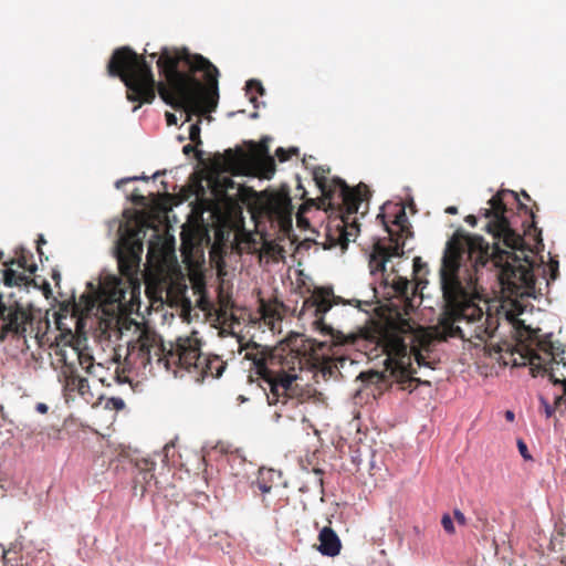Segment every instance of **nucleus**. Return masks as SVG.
Segmentation results:
<instances>
[{
  "label": "nucleus",
  "mask_w": 566,
  "mask_h": 566,
  "mask_svg": "<svg viewBox=\"0 0 566 566\" xmlns=\"http://www.w3.org/2000/svg\"><path fill=\"white\" fill-rule=\"evenodd\" d=\"M251 117H252V118H256V117H258V113H253V114H251Z\"/></svg>",
  "instance_id": "nucleus-54"
},
{
  "label": "nucleus",
  "mask_w": 566,
  "mask_h": 566,
  "mask_svg": "<svg viewBox=\"0 0 566 566\" xmlns=\"http://www.w3.org/2000/svg\"><path fill=\"white\" fill-rule=\"evenodd\" d=\"M505 317L512 325L516 340L515 346L513 348L507 346L506 350H510L512 356L517 354L521 359V361L513 359L515 366L530 365L533 376L547 371V366L552 364L566 366L565 349L562 344L556 345L551 340L537 339V331L526 325L513 311L506 312Z\"/></svg>",
  "instance_id": "nucleus-6"
},
{
  "label": "nucleus",
  "mask_w": 566,
  "mask_h": 566,
  "mask_svg": "<svg viewBox=\"0 0 566 566\" xmlns=\"http://www.w3.org/2000/svg\"><path fill=\"white\" fill-rule=\"evenodd\" d=\"M560 386L563 387V394L555 398V401H554L555 408H558L562 405L566 403V378L565 377L563 378V380H560Z\"/></svg>",
  "instance_id": "nucleus-30"
},
{
  "label": "nucleus",
  "mask_w": 566,
  "mask_h": 566,
  "mask_svg": "<svg viewBox=\"0 0 566 566\" xmlns=\"http://www.w3.org/2000/svg\"><path fill=\"white\" fill-rule=\"evenodd\" d=\"M446 212L449 213V214H457L458 213V208L454 207V206H450L446 209Z\"/></svg>",
  "instance_id": "nucleus-49"
},
{
  "label": "nucleus",
  "mask_w": 566,
  "mask_h": 566,
  "mask_svg": "<svg viewBox=\"0 0 566 566\" xmlns=\"http://www.w3.org/2000/svg\"><path fill=\"white\" fill-rule=\"evenodd\" d=\"M77 370H67L59 373V381L63 385L64 397L66 401L72 398L73 394H77V380H80Z\"/></svg>",
  "instance_id": "nucleus-20"
},
{
  "label": "nucleus",
  "mask_w": 566,
  "mask_h": 566,
  "mask_svg": "<svg viewBox=\"0 0 566 566\" xmlns=\"http://www.w3.org/2000/svg\"><path fill=\"white\" fill-rule=\"evenodd\" d=\"M166 120L169 126L177 124L176 115L169 112L166 113Z\"/></svg>",
  "instance_id": "nucleus-43"
},
{
  "label": "nucleus",
  "mask_w": 566,
  "mask_h": 566,
  "mask_svg": "<svg viewBox=\"0 0 566 566\" xmlns=\"http://www.w3.org/2000/svg\"><path fill=\"white\" fill-rule=\"evenodd\" d=\"M318 541V551L323 555L333 557L339 554L342 548L340 539L331 527L325 526L321 530Z\"/></svg>",
  "instance_id": "nucleus-16"
},
{
  "label": "nucleus",
  "mask_w": 566,
  "mask_h": 566,
  "mask_svg": "<svg viewBox=\"0 0 566 566\" xmlns=\"http://www.w3.org/2000/svg\"><path fill=\"white\" fill-rule=\"evenodd\" d=\"M245 358L253 361V368L250 370V381L263 390L266 401L270 406L276 407L273 413L275 422L283 419L295 421L303 417L301 410L302 400L300 398V389L295 384L297 375L295 364L301 368L302 357L306 363L316 365L319 360L315 354H310L306 358V349L303 352L291 348L283 356L277 352L260 350V346L253 343L245 347Z\"/></svg>",
  "instance_id": "nucleus-4"
},
{
  "label": "nucleus",
  "mask_w": 566,
  "mask_h": 566,
  "mask_svg": "<svg viewBox=\"0 0 566 566\" xmlns=\"http://www.w3.org/2000/svg\"><path fill=\"white\" fill-rule=\"evenodd\" d=\"M33 255L31 252L23 248L15 251V256L3 262L6 269L3 270V285L6 287H18L19 292L24 291L25 293L30 290V284L36 285L35 279L30 277L24 272H18L13 266L34 274L38 266L34 263H29Z\"/></svg>",
  "instance_id": "nucleus-12"
},
{
  "label": "nucleus",
  "mask_w": 566,
  "mask_h": 566,
  "mask_svg": "<svg viewBox=\"0 0 566 566\" xmlns=\"http://www.w3.org/2000/svg\"><path fill=\"white\" fill-rule=\"evenodd\" d=\"M253 164L259 176L265 179H271L276 169L275 160L270 155L254 156Z\"/></svg>",
  "instance_id": "nucleus-22"
},
{
  "label": "nucleus",
  "mask_w": 566,
  "mask_h": 566,
  "mask_svg": "<svg viewBox=\"0 0 566 566\" xmlns=\"http://www.w3.org/2000/svg\"><path fill=\"white\" fill-rule=\"evenodd\" d=\"M517 448H518V451H520L521 455L525 460H531L532 459V455L528 452L527 446H526V443L522 439L517 440Z\"/></svg>",
  "instance_id": "nucleus-35"
},
{
  "label": "nucleus",
  "mask_w": 566,
  "mask_h": 566,
  "mask_svg": "<svg viewBox=\"0 0 566 566\" xmlns=\"http://www.w3.org/2000/svg\"><path fill=\"white\" fill-rule=\"evenodd\" d=\"M77 394L86 401H90L93 398V394L90 389L88 380L81 377L80 380H77Z\"/></svg>",
  "instance_id": "nucleus-27"
},
{
  "label": "nucleus",
  "mask_w": 566,
  "mask_h": 566,
  "mask_svg": "<svg viewBox=\"0 0 566 566\" xmlns=\"http://www.w3.org/2000/svg\"><path fill=\"white\" fill-rule=\"evenodd\" d=\"M35 410H36L38 412H40V413H46V412H48V410H49V407H48L45 403H43V402H39V403H36V406H35Z\"/></svg>",
  "instance_id": "nucleus-44"
},
{
  "label": "nucleus",
  "mask_w": 566,
  "mask_h": 566,
  "mask_svg": "<svg viewBox=\"0 0 566 566\" xmlns=\"http://www.w3.org/2000/svg\"><path fill=\"white\" fill-rule=\"evenodd\" d=\"M521 195L523 196V198H524L525 200L531 201V197H530V195H528L526 191H524V190H523V191L521 192Z\"/></svg>",
  "instance_id": "nucleus-50"
},
{
  "label": "nucleus",
  "mask_w": 566,
  "mask_h": 566,
  "mask_svg": "<svg viewBox=\"0 0 566 566\" xmlns=\"http://www.w3.org/2000/svg\"><path fill=\"white\" fill-rule=\"evenodd\" d=\"M441 524H442L443 530L448 534H454L455 533V527H454L453 521H452V518H451V516L449 514H444L442 516Z\"/></svg>",
  "instance_id": "nucleus-29"
},
{
  "label": "nucleus",
  "mask_w": 566,
  "mask_h": 566,
  "mask_svg": "<svg viewBox=\"0 0 566 566\" xmlns=\"http://www.w3.org/2000/svg\"><path fill=\"white\" fill-rule=\"evenodd\" d=\"M541 403L544 407L545 417L551 418L555 413V410H556L555 406L549 405L548 401L546 399H544L543 397H541Z\"/></svg>",
  "instance_id": "nucleus-36"
},
{
  "label": "nucleus",
  "mask_w": 566,
  "mask_h": 566,
  "mask_svg": "<svg viewBox=\"0 0 566 566\" xmlns=\"http://www.w3.org/2000/svg\"><path fill=\"white\" fill-rule=\"evenodd\" d=\"M465 222L469 223L471 227H475L478 223V219L473 214H469L465 217Z\"/></svg>",
  "instance_id": "nucleus-45"
},
{
  "label": "nucleus",
  "mask_w": 566,
  "mask_h": 566,
  "mask_svg": "<svg viewBox=\"0 0 566 566\" xmlns=\"http://www.w3.org/2000/svg\"><path fill=\"white\" fill-rule=\"evenodd\" d=\"M159 73L165 82H156L151 65L144 55L129 46L116 49L108 63L109 76L119 77L126 86V97L137 102V111L144 103H151L156 91L160 98L175 109L185 113V122L198 116L189 127V139L196 146L201 140V117L212 119L210 115L217 108L219 99V70L205 56L181 48H163L157 60Z\"/></svg>",
  "instance_id": "nucleus-1"
},
{
  "label": "nucleus",
  "mask_w": 566,
  "mask_h": 566,
  "mask_svg": "<svg viewBox=\"0 0 566 566\" xmlns=\"http://www.w3.org/2000/svg\"><path fill=\"white\" fill-rule=\"evenodd\" d=\"M391 287L395 295L402 300H409V296L413 294V290L410 291L409 280L399 275H395L392 279Z\"/></svg>",
  "instance_id": "nucleus-23"
},
{
  "label": "nucleus",
  "mask_w": 566,
  "mask_h": 566,
  "mask_svg": "<svg viewBox=\"0 0 566 566\" xmlns=\"http://www.w3.org/2000/svg\"><path fill=\"white\" fill-rule=\"evenodd\" d=\"M505 419L510 422L514 421L515 419V413L512 411V410H506L505 411Z\"/></svg>",
  "instance_id": "nucleus-48"
},
{
  "label": "nucleus",
  "mask_w": 566,
  "mask_h": 566,
  "mask_svg": "<svg viewBox=\"0 0 566 566\" xmlns=\"http://www.w3.org/2000/svg\"><path fill=\"white\" fill-rule=\"evenodd\" d=\"M453 515H454L455 521L460 525H462V526L467 525V517H465V515L460 510L455 509L453 511Z\"/></svg>",
  "instance_id": "nucleus-38"
},
{
  "label": "nucleus",
  "mask_w": 566,
  "mask_h": 566,
  "mask_svg": "<svg viewBox=\"0 0 566 566\" xmlns=\"http://www.w3.org/2000/svg\"><path fill=\"white\" fill-rule=\"evenodd\" d=\"M277 478L279 475L273 469L261 468L256 480L251 484L253 493L262 495L270 493Z\"/></svg>",
  "instance_id": "nucleus-18"
},
{
  "label": "nucleus",
  "mask_w": 566,
  "mask_h": 566,
  "mask_svg": "<svg viewBox=\"0 0 566 566\" xmlns=\"http://www.w3.org/2000/svg\"><path fill=\"white\" fill-rule=\"evenodd\" d=\"M331 287H316L312 295L304 300L298 314L300 319L312 318V325L323 335L332 338L333 346L364 347L366 355L373 359L385 355L384 371L370 370L361 373L360 378L367 384L381 388L389 380L400 385L402 390L413 391L419 385L430 386L429 380L415 377L417 370L412 367L411 358L419 367L434 369L436 360L430 359V347L434 338L421 327H416L409 319L400 318L388 328L375 335L363 333L344 334L334 329L324 321V315L338 303Z\"/></svg>",
  "instance_id": "nucleus-3"
},
{
  "label": "nucleus",
  "mask_w": 566,
  "mask_h": 566,
  "mask_svg": "<svg viewBox=\"0 0 566 566\" xmlns=\"http://www.w3.org/2000/svg\"><path fill=\"white\" fill-rule=\"evenodd\" d=\"M2 258H3V252L0 251V261L2 260Z\"/></svg>",
  "instance_id": "nucleus-57"
},
{
  "label": "nucleus",
  "mask_w": 566,
  "mask_h": 566,
  "mask_svg": "<svg viewBox=\"0 0 566 566\" xmlns=\"http://www.w3.org/2000/svg\"><path fill=\"white\" fill-rule=\"evenodd\" d=\"M80 347L77 345L65 343L56 346L54 350L55 363L60 364V371L77 370Z\"/></svg>",
  "instance_id": "nucleus-15"
},
{
  "label": "nucleus",
  "mask_w": 566,
  "mask_h": 566,
  "mask_svg": "<svg viewBox=\"0 0 566 566\" xmlns=\"http://www.w3.org/2000/svg\"><path fill=\"white\" fill-rule=\"evenodd\" d=\"M511 253H512V255L510 258H513V260L516 261V256H514V253L513 252H511Z\"/></svg>",
  "instance_id": "nucleus-58"
},
{
  "label": "nucleus",
  "mask_w": 566,
  "mask_h": 566,
  "mask_svg": "<svg viewBox=\"0 0 566 566\" xmlns=\"http://www.w3.org/2000/svg\"><path fill=\"white\" fill-rule=\"evenodd\" d=\"M303 219L301 217L297 218L298 224H302Z\"/></svg>",
  "instance_id": "nucleus-55"
},
{
  "label": "nucleus",
  "mask_w": 566,
  "mask_h": 566,
  "mask_svg": "<svg viewBox=\"0 0 566 566\" xmlns=\"http://www.w3.org/2000/svg\"><path fill=\"white\" fill-rule=\"evenodd\" d=\"M377 219H380L381 223L385 226L391 244L386 245L380 240L374 243L373 251L369 255V268L371 273H384L386 271V263L391 258L401 256L403 254L405 241L412 235V232L405 209H400L397 212L391 226L386 222V217L382 213H379Z\"/></svg>",
  "instance_id": "nucleus-11"
},
{
  "label": "nucleus",
  "mask_w": 566,
  "mask_h": 566,
  "mask_svg": "<svg viewBox=\"0 0 566 566\" xmlns=\"http://www.w3.org/2000/svg\"><path fill=\"white\" fill-rule=\"evenodd\" d=\"M556 272H557V269L553 271L552 279L556 277Z\"/></svg>",
  "instance_id": "nucleus-53"
},
{
  "label": "nucleus",
  "mask_w": 566,
  "mask_h": 566,
  "mask_svg": "<svg viewBox=\"0 0 566 566\" xmlns=\"http://www.w3.org/2000/svg\"><path fill=\"white\" fill-rule=\"evenodd\" d=\"M76 365H80L87 374L97 376L99 381L103 385L105 384V378L99 376L97 373L98 370L104 369L103 365L102 364L95 365L93 356L87 350L80 348L78 360H77Z\"/></svg>",
  "instance_id": "nucleus-21"
},
{
  "label": "nucleus",
  "mask_w": 566,
  "mask_h": 566,
  "mask_svg": "<svg viewBox=\"0 0 566 566\" xmlns=\"http://www.w3.org/2000/svg\"><path fill=\"white\" fill-rule=\"evenodd\" d=\"M56 324H57L59 329H62V327H61V325H62V317L61 316L56 319Z\"/></svg>",
  "instance_id": "nucleus-51"
},
{
  "label": "nucleus",
  "mask_w": 566,
  "mask_h": 566,
  "mask_svg": "<svg viewBox=\"0 0 566 566\" xmlns=\"http://www.w3.org/2000/svg\"><path fill=\"white\" fill-rule=\"evenodd\" d=\"M132 200L137 205H143L145 202V197L142 195H133Z\"/></svg>",
  "instance_id": "nucleus-46"
},
{
  "label": "nucleus",
  "mask_w": 566,
  "mask_h": 566,
  "mask_svg": "<svg viewBox=\"0 0 566 566\" xmlns=\"http://www.w3.org/2000/svg\"><path fill=\"white\" fill-rule=\"evenodd\" d=\"M424 266V264L421 261L420 256H416L413 259V270L415 272H420L421 268Z\"/></svg>",
  "instance_id": "nucleus-42"
},
{
  "label": "nucleus",
  "mask_w": 566,
  "mask_h": 566,
  "mask_svg": "<svg viewBox=\"0 0 566 566\" xmlns=\"http://www.w3.org/2000/svg\"><path fill=\"white\" fill-rule=\"evenodd\" d=\"M511 195L514 200L518 203V209L528 213L531 217V223L525 229L524 233L531 235L532 231L536 238L537 242H542L541 239V230L536 227L535 222V212L533 209H530L525 203L521 202L518 199V195L515 191L511 190H502L499 191L495 196H493L489 200L490 208L482 209L483 216L489 219L485 230L493 235L496 240H502L503 244L506 248L512 250H523L524 249V238L517 233L514 229H512L509 219L505 213L507 208L504 203V196Z\"/></svg>",
  "instance_id": "nucleus-8"
},
{
  "label": "nucleus",
  "mask_w": 566,
  "mask_h": 566,
  "mask_svg": "<svg viewBox=\"0 0 566 566\" xmlns=\"http://www.w3.org/2000/svg\"><path fill=\"white\" fill-rule=\"evenodd\" d=\"M269 140H270L269 137H264L261 139V142L258 144V146H255L256 153H258L255 156L269 155V146H268Z\"/></svg>",
  "instance_id": "nucleus-31"
},
{
  "label": "nucleus",
  "mask_w": 566,
  "mask_h": 566,
  "mask_svg": "<svg viewBox=\"0 0 566 566\" xmlns=\"http://www.w3.org/2000/svg\"><path fill=\"white\" fill-rule=\"evenodd\" d=\"M262 211L271 221H276L282 228L292 223V203L285 193H270L262 205Z\"/></svg>",
  "instance_id": "nucleus-14"
},
{
  "label": "nucleus",
  "mask_w": 566,
  "mask_h": 566,
  "mask_svg": "<svg viewBox=\"0 0 566 566\" xmlns=\"http://www.w3.org/2000/svg\"><path fill=\"white\" fill-rule=\"evenodd\" d=\"M200 340L195 336L178 337L179 352L170 354L176 361L175 369H185L193 373L199 380L207 377L219 378L227 363L217 355H203L200 350Z\"/></svg>",
  "instance_id": "nucleus-10"
},
{
  "label": "nucleus",
  "mask_w": 566,
  "mask_h": 566,
  "mask_svg": "<svg viewBox=\"0 0 566 566\" xmlns=\"http://www.w3.org/2000/svg\"><path fill=\"white\" fill-rule=\"evenodd\" d=\"M484 349L490 357H493L494 355L501 354L503 352V347L499 344H486Z\"/></svg>",
  "instance_id": "nucleus-34"
},
{
  "label": "nucleus",
  "mask_w": 566,
  "mask_h": 566,
  "mask_svg": "<svg viewBox=\"0 0 566 566\" xmlns=\"http://www.w3.org/2000/svg\"><path fill=\"white\" fill-rule=\"evenodd\" d=\"M511 252L495 242L491 247L481 235H470L461 230L448 240L439 270L443 311L439 319L444 338L464 334L458 323L474 325L471 337L485 340L499 326L497 317L484 315L476 303L481 300L478 289L479 272L488 264L502 269L503 283L515 289H533L535 276L530 264H511Z\"/></svg>",
  "instance_id": "nucleus-2"
},
{
  "label": "nucleus",
  "mask_w": 566,
  "mask_h": 566,
  "mask_svg": "<svg viewBox=\"0 0 566 566\" xmlns=\"http://www.w3.org/2000/svg\"><path fill=\"white\" fill-rule=\"evenodd\" d=\"M19 552L15 549V547H10L9 549L3 551L2 559L4 563V566H20V562L18 559Z\"/></svg>",
  "instance_id": "nucleus-26"
},
{
  "label": "nucleus",
  "mask_w": 566,
  "mask_h": 566,
  "mask_svg": "<svg viewBox=\"0 0 566 566\" xmlns=\"http://www.w3.org/2000/svg\"><path fill=\"white\" fill-rule=\"evenodd\" d=\"M541 374H547L548 375V378L549 380L554 384V385H560V380L559 378H557L555 376V374L553 373V369L552 368H548L547 367V371H542Z\"/></svg>",
  "instance_id": "nucleus-39"
},
{
  "label": "nucleus",
  "mask_w": 566,
  "mask_h": 566,
  "mask_svg": "<svg viewBox=\"0 0 566 566\" xmlns=\"http://www.w3.org/2000/svg\"><path fill=\"white\" fill-rule=\"evenodd\" d=\"M137 337L127 344L125 363L136 369H145L154 363L176 374V361L170 354L179 352L178 338L166 346L160 336L146 324H136Z\"/></svg>",
  "instance_id": "nucleus-9"
},
{
  "label": "nucleus",
  "mask_w": 566,
  "mask_h": 566,
  "mask_svg": "<svg viewBox=\"0 0 566 566\" xmlns=\"http://www.w3.org/2000/svg\"><path fill=\"white\" fill-rule=\"evenodd\" d=\"M149 55H150V57H153V59H154V57H156V55H157V54H156V53H151V54H149Z\"/></svg>",
  "instance_id": "nucleus-56"
},
{
  "label": "nucleus",
  "mask_w": 566,
  "mask_h": 566,
  "mask_svg": "<svg viewBox=\"0 0 566 566\" xmlns=\"http://www.w3.org/2000/svg\"><path fill=\"white\" fill-rule=\"evenodd\" d=\"M0 340L8 334L18 337L33 336L41 340L49 328V321L42 311L30 303H23L15 292L4 293L0 290Z\"/></svg>",
  "instance_id": "nucleus-7"
},
{
  "label": "nucleus",
  "mask_w": 566,
  "mask_h": 566,
  "mask_svg": "<svg viewBox=\"0 0 566 566\" xmlns=\"http://www.w3.org/2000/svg\"><path fill=\"white\" fill-rule=\"evenodd\" d=\"M223 157L229 166H235L247 158V154L242 149L232 150L229 148L224 151Z\"/></svg>",
  "instance_id": "nucleus-25"
},
{
  "label": "nucleus",
  "mask_w": 566,
  "mask_h": 566,
  "mask_svg": "<svg viewBox=\"0 0 566 566\" xmlns=\"http://www.w3.org/2000/svg\"><path fill=\"white\" fill-rule=\"evenodd\" d=\"M283 307V303L277 300L265 301L263 298L260 300L259 312L263 321L272 325L276 319L281 318L280 310Z\"/></svg>",
  "instance_id": "nucleus-19"
},
{
  "label": "nucleus",
  "mask_w": 566,
  "mask_h": 566,
  "mask_svg": "<svg viewBox=\"0 0 566 566\" xmlns=\"http://www.w3.org/2000/svg\"><path fill=\"white\" fill-rule=\"evenodd\" d=\"M111 297L113 302L122 303V301L125 298V292L122 290L118 292L115 291Z\"/></svg>",
  "instance_id": "nucleus-40"
},
{
  "label": "nucleus",
  "mask_w": 566,
  "mask_h": 566,
  "mask_svg": "<svg viewBox=\"0 0 566 566\" xmlns=\"http://www.w3.org/2000/svg\"><path fill=\"white\" fill-rule=\"evenodd\" d=\"M143 241L138 231L130 230L122 237L116 247V258L122 275L133 280L138 272L142 261Z\"/></svg>",
  "instance_id": "nucleus-13"
},
{
  "label": "nucleus",
  "mask_w": 566,
  "mask_h": 566,
  "mask_svg": "<svg viewBox=\"0 0 566 566\" xmlns=\"http://www.w3.org/2000/svg\"><path fill=\"white\" fill-rule=\"evenodd\" d=\"M139 179L140 180H148V177L143 176V177H132V178L119 179V180L116 181V188H120L126 182L134 181V180H139Z\"/></svg>",
  "instance_id": "nucleus-37"
},
{
  "label": "nucleus",
  "mask_w": 566,
  "mask_h": 566,
  "mask_svg": "<svg viewBox=\"0 0 566 566\" xmlns=\"http://www.w3.org/2000/svg\"><path fill=\"white\" fill-rule=\"evenodd\" d=\"M52 279L55 282V284L59 285L61 281V273L57 270H53Z\"/></svg>",
  "instance_id": "nucleus-47"
},
{
  "label": "nucleus",
  "mask_w": 566,
  "mask_h": 566,
  "mask_svg": "<svg viewBox=\"0 0 566 566\" xmlns=\"http://www.w3.org/2000/svg\"><path fill=\"white\" fill-rule=\"evenodd\" d=\"M155 467L156 463L148 459H142L136 463L138 472L134 479V489L137 490L139 488L142 494L146 492L147 486L155 479Z\"/></svg>",
  "instance_id": "nucleus-17"
},
{
  "label": "nucleus",
  "mask_w": 566,
  "mask_h": 566,
  "mask_svg": "<svg viewBox=\"0 0 566 566\" xmlns=\"http://www.w3.org/2000/svg\"><path fill=\"white\" fill-rule=\"evenodd\" d=\"M36 243H38V247H36L38 253L40 255V259H42V255H43L42 244L46 243V241H45V239H44V237L42 234L39 237Z\"/></svg>",
  "instance_id": "nucleus-41"
},
{
  "label": "nucleus",
  "mask_w": 566,
  "mask_h": 566,
  "mask_svg": "<svg viewBox=\"0 0 566 566\" xmlns=\"http://www.w3.org/2000/svg\"><path fill=\"white\" fill-rule=\"evenodd\" d=\"M298 151L297 148H290L289 150L284 149L283 147H279L276 150H275V156L277 157V159L280 161H286L289 160L292 155H296Z\"/></svg>",
  "instance_id": "nucleus-28"
},
{
  "label": "nucleus",
  "mask_w": 566,
  "mask_h": 566,
  "mask_svg": "<svg viewBox=\"0 0 566 566\" xmlns=\"http://www.w3.org/2000/svg\"><path fill=\"white\" fill-rule=\"evenodd\" d=\"M245 90L250 97V102L254 105V107H259L256 94L264 95L265 93L262 83L258 80H250L247 82Z\"/></svg>",
  "instance_id": "nucleus-24"
},
{
  "label": "nucleus",
  "mask_w": 566,
  "mask_h": 566,
  "mask_svg": "<svg viewBox=\"0 0 566 566\" xmlns=\"http://www.w3.org/2000/svg\"><path fill=\"white\" fill-rule=\"evenodd\" d=\"M298 338H300V340H301L302 343L304 342L301 335H296V336H295V338H294V342H297V339H298Z\"/></svg>",
  "instance_id": "nucleus-52"
},
{
  "label": "nucleus",
  "mask_w": 566,
  "mask_h": 566,
  "mask_svg": "<svg viewBox=\"0 0 566 566\" xmlns=\"http://www.w3.org/2000/svg\"><path fill=\"white\" fill-rule=\"evenodd\" d=\"M197 147H198V146H196V144H193V143H192V144H187V145H185V146H184V148H182V153H184L185 155H187V156H188V155H190V154H192V153H195V154H196V157L200 160V159H201V157H202V151H201V150H198V149H197Z\"/></svg>",
  "instance_id": "nucleus-33"
},
{
  "label": "nucleus",
  "mask_w": 566,
  "mask_h": 566,
  "mask_svg": "<svg viewBox=\"0 0 566 566\" xmlns=\"http://www.w3.org/2000/svg\"><path fill=\"white\" fill-rule=\"evenodd\" d=\"M30 286L41 290L43 295L45 296V298H50L52 296V290H51L50 283L46 282L45 280L41 284L36 283V285H34L32 283V284H30Z\"/></svg>",
  "instance_id": "nucleus-32"
},
{
  "label": "nucleus",
  "mask_w": 566,
  "mask_h": 566,
  "mask_svg": "<svg viewBox=\"0 0 566 566\" xmlns=\"http://www.w3.org/2000/svg\"><path fill=\"white\" fill-rule=\"evenodd\" d=\"M315 472H316L317 474H322V471H321V470H315Z\"/></svg>",
  "instance_id": "nucleus-59"
},
{
  "label": "nucleus",
  "mask_w": 566,
  "mask_h": 566,
  "mask_svg": "<svg viewBox=\"0 0 566 566\" xmlns=\"http://www.w3.org/2000/svg\"><path fill=\"white\" fill-rule=\"evenodd\" d=\"M323 167H316L313 171V179L319 188L324 200H328V206H343L344 211L339 219L329 222L327 227V240L331 247L339 245L343 250L347 249L350 241H355L359 224L355 214L364 200H368L370 191L367 185L360 182L356 187H349L340 178L328 179Z\"/></svg>",
  "instance_id": "nucleus-5"
}]
</instances>
